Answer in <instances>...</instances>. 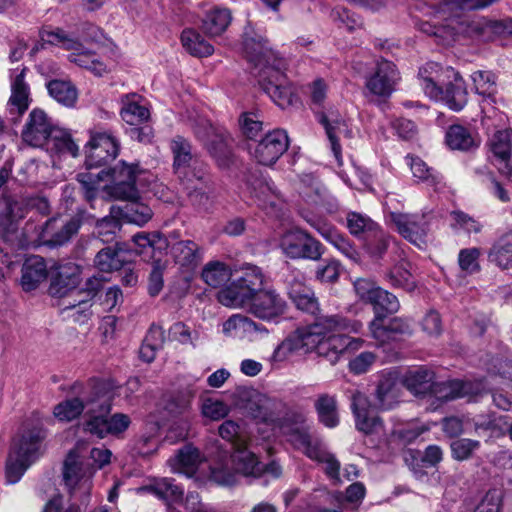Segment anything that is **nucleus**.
<instances>
[{
  "instance_id": "31",
  "label": "nucleus",
  "mask_w": 512,
  "mask_h": 512,
  "mask_svg": "<svg viewBox=\"0 0 512 512\" xmlns=\"http://www.w3.org/2000/svg\"><path fill=\"white\" fill-rule=\"evenodd\" d=\"M46 277L47 268L42 257L31 256L25 260L21 276V285L25 291L36 289Z\"/></svg>"
},
{
  "instance_id": "13",
  "label": "nucleus",
  "mask_w": 512,
  "mask_h": 512,
  "mask_svg": "<svg viewBox=\"0 0 512 512\" xmlns=\"http://www.w3.org/2000/svg\"><path fill=\"white\" fill-rule=\"evenodd\" d=\"M288 146L289 138L286 131L275 129L258 142L252 154L258 163L270 166L276 163Z\"/></svg>"
},
{
  "instance_id": "5",
  "label": "nucleus",
  "mask_w": 512,
  "mask_h": 512,
  "mask_svg": "<svg viewBox=\"0 0 512 512\" xmlns=\"http://www.w3.org/2000/svg\"><path fill=\"white\" fill-rule=\"evenodd\" d=\"M178 179L192 206L204 211L212 207L215 200V186L207 165L195 162L192 170Z\"/></svg>"
},
{
  "instance_id": "36",
  "label": "nucleus",
  "mask_w": 512,
  "mask_h": 512,
  "mask_svg": "<svg viewBox=\"0 0 512 512\" xmlns=\"http://www.w3.org/2000/svg\"><path fill=\"white\" fill-rule=\"evenodd\" d=\"M202 461L200 451L187 445L180 449L174 458L170 459V465L175 472L192 476Z\"/></svg>"
},
{
  "instance_id": "20",
  "label": "nucleus",
  "mask_w": 512,
  "mask_h": 512,
  "mask_svg": "<svg viewBox=\"0 0 512 512\" xmlns=\"http://www.w3.org/2000/svg\"><path fill=\"white\" fill-rule=\"evenodd\" d=\"M401 387L396 376L391 373L382 374L374 393V408L391 410L400 402Z\"/></svg>"
},
{
  "instance_id": "27",
  "label": "nucleus",
  "mask_w": 512,
  "mask_h": 512,
  "mask_svg": "<svg viewBox=\"0 0 512 512\" xmlns=\"http://www.w3.org/2000/svg\"><path fill=\"white\" fill-rule=\"evenodd\" d=\"M79 284V269L77 266L62 267L49 286V294L54 298L64 300Z\"/></svg>"
},
{
  "instance_id": "42",
  "label": "nucleus",
  "mask_w": 512,
  "mask_h": 512,
  "mask_svg": "<svg viewBox=\"0 0 512 512\" xmlns=\"http://www.w3.org/2000/svg\"><path fill=\"white\" fill-rule=\"evenodd\" d=\"M205 146L219 168L227 169L233 164V153L225 134H215V138Z\"/></svg>"
},
{
  "instance_id": "35",
  "label": "nucleus",
  "mask_w": 512,
  "mask_h": 512,
  "mask_svg": "<svg viewBox=\"0 0 512 512\" xmlns=\"http://www.w3.org/2000/svg\"><path fill=\"white\" fill-rule=\"evenodd\" d=\"M284 433L288 441L298 450L302 451L308 458L315 457L316 451L322 446L318 439L309 433L308 426L288 427Z\"/></svg>"
},
{
  "instance_id": "63",
  "label": "nucleus",
  "mask_w": 512,
  "mask_h": 512,
  "mask_svg": "<svg viewBox=\"0 0 512 512\" xmlns=\"http://www.w3.org/2000/svg\"><path fill=\"white\" fill-rule=\"evenodd\" d=\"M311 460L317 461L325 465V473L331 479H334L337 483H340V462L336 456L321 446L315 453V457H311Z\"/></svg>"
},
{
  "instance_id": "26",
  "label": "nucleus",
  "mask_w": 512,
  "mask_h": 512,
  "mask_svg": "<svg viewBox=\"0 0 512 512\" xmlns=\"http://www.w3.org/2000/svg\"><path fill=\"white\" fill-rule=\"evenodd\" d=\"M231 457L235 471L246 477H259L265 471V466L248 450L247 444L235 448Z\"/></svg>"
},
{
  "instance_id": "18",
  "label": "nucleus",
  "mask_w": 512,
  "mask_h": 512,
  "mask_svg": "<svg viewBox=\"0 0 512 512\" xmlns=\"http://www.w3.org/2000/svg\"><path fill=\"white\" fill-rule=\"evenodd\" d=\"M351 407L355 415L356 427L359 431L365 434H372L381 430L382 421L372 410L366 395L361 392L354 393Z\"/></svg>"
},
{
  "instance_id": "64",
  "label": "nucleus",
  "mask_w": 512,
  "mask_h": 512,
  "mask_svg": "<svg viewBox=\"0 0 512 512\" xmlns=\"http://www.w3.org/2000/svg\"><path fill=\"white\" fill-rule=\"evenodd\" d=\"M503 491L492 488L486 492L474 512H500L502 507Z\"/></svg>"
},
{
  "instance_id": "40",
  "label": "nucleus",
  "mask_w": 512,
  "mask_h": 512,
  "mask_svg": "<svg viewBox=\"0 0 512 512\" xmlns=\"http://www.w3.org/2000/svg\"><path fill=\"white\" fill-rule=\"evenodd\" d=\"M126 262L123 250L117 243L115 247H105L95 256V267L102 272L119 270Z\"/></svg>"
},
{
  "instance_id": "49",
  "label": "nucleus",
  "mask_w": 512,
  "mask_h": 512,
  "mask_svg": "<svg viewBox=\"0 0 512 512\" xmlns=\"http://www.w3.org/2000/svg\"><path fill=\"white\" fill-rule=\"evenodd\" d=\"M45 144H47L49 150L55 151L56 153L68 154L72 157L78 155V145L73 141L70 134L56 127Z\"/></svg>"
},
{
  "instance_id": "12",
  "label": "nucleus",
  "mask_w": 512,
  "mask_h": 512,
  "mask_svg": "<svg viewBox=\"0 0 512 512\" xmlns=\"http://www.w3.org/2000/svg\"><path fill=\"white\" fill-rule=\"evenodd\" d=\"M120 144L109 132H95L88 142L86 166L88 170L101 167L114 160L119 153Z\"/></svg>"
},
{
  "instance_id": "56",
  "label": "nucleus",
  "mask_w": 512,
  "mask_h": 512,
  "mask_svg": "<svg viewBox=\"0 0 512 512\" xmlns=\"http://www.w3.org/2000/svg\"><path fill=\"white\" fill-rule=\"evenodd\" d=\"M389 240V235L378 226L375 231L370 232L365 237L364 248L370 256L381 258L387 251Z\"/></svg>"
},
{
  "instance_id": "3",
  "label": "nucleus",
  "mask_w": 512,
  "mask_h": 512,
  "mask_svg": "<svg viewBox=\"0 0 512 512\" xmlns=\"http://www.w3.org/2000/svg\"><path fill=\"white\" fill-rule=\"evenodd\" d=\"M112 383L100 395L98 402H90L88 405V419L83 424L84 431L103 439L108 435L120 436L131 424L130 417L123 413H115L108 416L111 411L113 393Z\"/></svg>"
},
{
  "instance_id": "53",
  "label": "nucleus",
  "mask_w": 512,
  "mask_h": 512,
  "mask_svg": "<svg viewBox=\"0 0 512 512\" xmlns=\"http://www.w3.org/2000/svg\"><path fill=\"white\" fill-rule=\"evenodd\" d=\"M406 160L413 177L418 181L429 186H435L440 182V175L432 167H429L421 158L408 155Z\"/></svg>"
},
{
  "instance_id": "6",
  "label": "nucleus",
  "mask_w": 512,
  "mask_h": 512,
  "mask_svg": "<svg viewBox=\"0 0 512 512\" xmlns=\"http://www.w3.org/2000/svg\"><path fill=\"white\" fill-rule=\"evenodd\" d=\"M79 445L71 450L64 463L63 478L70 497L87 505L93 486L95 468L84 466L78 452Z\"/></svg>"
},
{
  "instance_id": "2",
  "label": "nucleus",
  "mask_w": 512,
  "mask_h": 512,
  "mask_svg": "<svg viewBox=\"0 0 512 512\" xmlns=\"http://www.w3.org/2000/svg\"><path fill=\"white\" fill-rule=\"evenodd\" d=\"M243 48L250 61L256 66H265L261 73V86L266 94L281 108H287L297 102L294 89L283 72L285 62L275 54V66L266 65L269 53L262 38L256 40L245 35Z\"/></svg>"
},
{
  "instance_id": "32",
  "label": "nucleus",
  "mask_w": 512,
  "mask_h": 512,
  "mask_svg": "<svg viewBox=\"0 0 512 512\" xmlns=\"http://www.w3.org/2000/svg\"><path fill=\"white\" fill-rule=\"evenodd\" d=\"M446 73L452 74L453 81L446 85L441 101H444L451 110L458 112L465 107L468 101L465 83L462 77L453 70L447 69Z\"/></svg>"
},
{
  "instance_id": "22",
  "label": "nucleus",
  "mask_w": 512,
  "mask_h": 512,
  "mask_svg": "<svg viewBox=\"0 0 512 512\" xmlns=\"http://www.w3.org/2000/svg\"><path fill=\"white\" fill-rule=\"evenodd\" d=\"M223 333L233 338L253 340L256 334H267L268 331L247 316L235 314L223 323Z\"/></svg>"
},
{
  "instance_id": "21",
  "label": "nucleus",
  "mask_w": 512,
  "mask_h": 512,
  "mask_svg": "<svg viewBox=\"0 0 512 512\" xmlns=\"http://www.w3.org/2000/svg\"><path fill=\"white\" fill-rule=\"evenodd\" d=\"M25 71L26 68H23L12 80L11 95L7 103L9 114L16 119L28 110L32 101L30 87L24 80Z\"/></svg>"
},
{
  "instance_id": "37",
  "label": "nucleus",
  "mask_w": 512,
  "mask_h": 512,
  "mask_svg": "<svg viewBox=\"0 0 512 512\" xmlns=\"http://www.w3.org/2000/svg\"><path fill=\"white\" fill-rule=\"evenodd\" d=\"M91 301L83 289L76 287L71 294L64 298L61 305L64 310H73L72 316L74 320L80 323L85 322L92 314Z\"/></svg>"
},
{
  "instance_id": "24",
  "label": "nucleus",
  "mask_w": 512,
  "mask_h": 512,
  "mask_svg": "<svg viewBox=\"0 0 512 512\" xmlns=\"http://www.w3.org/2000/svg\"><path fill=\"white\" fill-rule=\"evenodd\" d=\"M288 295L298 309L311 314L318 310V302L314 292L304 283L302 278L293 276L288 281Z\"/></svg>"
},
{
  "instance_id": "50",
  "label": "nucleus",
  "mask_w": 512,
  "mask_h": 512,
  "mask_svg": "<svg viewBox=\"0 0 512 512\" xmlns=\"http://www.w3.org/2000/svg\"><path fill=\"white\" fill-rule=\"evenodd\" d=\"M201 276L206 284L217 288L230 280L231 270L223 262L211 261L204 266Z\"/></svg>"
},
{
  "instance_id": "61",
  "label": "nucleus",
  "mask_w": 512,
  "mask_h": 512,
  "mask_svg": "<svg viewBox=\"0 0 512 512\" xmlns=\"http://www.w3.org/2000/svg\"><path fill=\"white\" fill-rule=\"evenodd\" d=\"M419 29L428 35L434 36L436 42L442 45H450L456 35V31L450 24L437 26L429 22H422L419 24Z\"/></svg>"
},
{
  "instance_id": "7",
  "label": "nucleus",
  "mask_w": 512,
  "mask_h": 512,
  "mask_svg": "<svg viewBox=\"0 0 512 512\" xmlns=\"http://www.w3.org/2000/svg\"><path fill=\"white\" fill-rule=\"evenodd\" d=\"M400 73L396 65L387 59L375 61L374 68L365 78V88L373 96L389 98L396 90L400 81Z\"/></svg>"
},
{
  "instance_id": "55",
  "label": "nucleus",
  "mask_w": 512,
  "mask_h": 512,
  "mask_svg": "<svg viewBox=\"0 0 512 512\" xmlns=\"http://www.w3.org/2000/svg\"><path fill=\"white\" fill-rule=\"evenodd\" d=\"M346 221L349 232L357 237L361 235L366 237L379 226L369 216L358 212H348Z\"/></svg>"
},
{
  "instance_id": "4",
  "label": "nucleus",
  "mask_w": 512,
  "mask_h": 512,
  "mask_svg": "<svg viewBox=\"0 0 512 512\" xmlns=\"http://www.w3.org/2000/svg\"><path fill=\"white\" fill-rule=\"evenodd\" d=\"M45 437L40 425L25 428L12 442L6 463V476L10 483L17 482L37 458L40 442Z\"/></svg>"
},
{
  "instance_id": "47",
  "label": "nucleus",
  "mask_w": 512,
  "mask_h": 512,
  "mask_svg": "<svg viewBox=\"0 0 512 512\" xmlns=\"http://www.w3.org/2000/svg\"><path fill=\"white\" fill-rule=\"evenodd\" d=\"M181 42L183 47L196 57H207L214 52L213 46L192 29H186L182 32Z\"/></svg>"
},
{
  "instance_id": "10",
  "label": "nucleus",
  "mask_w": 512,
  "mask_h": 512,
  "mask_svg": "<svg viewBox=\"0 0 512 512\" xmlns=\"http://www.w3.org/2000/svg\"><path fill=\"white\" fill-rule=\"evenodd\" d=\"M389 217L397 232L404 239L419 248L426 244L429 223L424 213L390 212Z\"/></svg>"
},
{
  "instance_id": "14",
  "label": "nucleus",
  "mask_w": 512,
  "mask_h": 512,
  "mask_svg": "<svg viewBox=\"0 0 512 512\" xmlns=\"http://www.w3.org/2000/svg\"><path fill=\"white\" fill-rule=\"evenodd\" d=\"M110 386L109 381H99L94 387L93 391L83 397H75L60 402L54 407V416L60 421H72L85 412V416L88 418V404L90 402H98L101 393Z\"/></svg>"
},
{
  "instance_id": "23",
  "label": "nucleus",
  "mask_w": 512,
  "mask_h": 512,
  "mask_svg": "<svg viewBox=\"0 0 512 512\" xmlns=\"http://www.w3.org/2000/svg\"><path fill=\"white\" fill-rule=\"evenodd\" d=\"M171 245V255L174 261L182 267L193 269L203 259V249L192 240H179Z\"/></svg>"
},
{
  "instance_id": "44",
  "label": "nucleus",
  "mask_w": 512,
  "mask_h": 512,
  "mask_svg": "<svg viewBox=\"0 0 512 512\" xmlns=\"http://www.w3.org/2000/svg\"><path fill=\"white\" fill-rule=\"evenodd\" d=\"M231 20V12L228 9L215 8L207 13L202 23V29L210 37L220 36L227 29Z\"/></svg>"
},
{
  "instance_id": "19",
  "label": "nucleus",
  "mask_w": 512,
  "mask_h": 512,
  "mask_svg": "<svg viewBox=\"0 0 512 512\" xmlns=\"http://www.w3.org/2000/svg\"><path fill=\"white\" fill-rule=\"evenodd\" d=\"M315 230H317L328 242H330L340 253L351 261L357 263L360 260V254L352 243L335 228L321 219L304 216Z\"/></svg>"
},
{
  "instance_id": "43",
  "label": "nucleus",
  "mask_w": 512,
  "mask_h": 512,
  "mask_svg": "<svg viewBox=\"0 0 512 512\" xmlns=\"http://www.w3.org/2000/svg\"><path fill=\"white\" fill-rule=\"evenodd\" d=\"M488 260L502 270L512 269V234L496 241L488 252Z\"/></svg>"
},
{
  "instance_id": "51",
  "label": "nucleus",
  "mask_w": 512,
  "mask_h": 512,
  "mask_svg": "<svg viewBox=\"0 0 512 512\" xmlns=\"http://www.w3.org/2000/svg\"><path fill=\"white\" fill-rule=\"evenodd\" d=\"M41 39L51 45L60 46L65 50L80 49L81 42L72 34L61 28L43 29L40 32Z\"/></svg>"
},
{
  "instance_id": "57",
  "label": "nucleus",
  "mask_w": 512,
  "mask_h": 512,
  "mask_svg": "<svg viewBox=\"0 0 512 512\" xmlns=\"http://www.w3.org/2000/svg\"><path fill=\"white\" fill-rule=\"evenodd\" d=\"M219 435L233 445V448L247 444L248 437L244 428L233 420H226L219 426Z\"/></svg>"
},
{
  "instance_id": "41",
  "label": "nucleus",
  "mask_w": 512,
  "mask_h": 512,
  "mask_svg": "<svg viewBox=\"0 0 512 512\" xmlns=\"http://www.w3.org/2000/svg\"><path fill=\"white\" fill-rule=\"evenodd\" d=\"M68 58L70 62L90 70L97 76H102L107 72V67L100 57L95 52L86 49L82 43L81 48L73 49Z\"/></svg>"
},
{
  "instance_id": "15",
  "label": "nucleus",
  "mask_w": 512,
  "mask_h": 512,
  "mask_svg": "<svg viewBox=\"0 0 512 512\" xmlns=\"http://www.w3.org/2000/svg\"><path fill=\"white\" fill-rule=\"evenodd\" d=\"M54 126L47 114L39 108L33 109L22 131L23 141L33 147H41L53 133Z\"/></svg>"
},
{
  "instance_id": "48",
  "label": "nucleus",
  "mask_w": 512,
  "mask_h": 512,
  "mask_svg": "<svg viewBox=\"0 0 512 512\" xmlns=\"http://www.w3.org/2000/svg\"><path fill=\"white\" fill-rule=\"evenodd\" d=\"M301 353H308L315 350L319 351L323 334L321 333V326L311 325L307 328L298 329L293 333Z\"/></svg>"
},
{
  "instance_id": "16",
  "label": "nucleus",
  "mask_w": 512,
  "mask_h": 512,
  "mask_svg": "<svg viewBox=\"0 0 512 512\" xmlns=\"http://www.w3.org/2000/svg\"><path fill=\"white\" fill-rule=\"evenodd\" d=\"M317 118L325 128L327 137L330 142L331 150L338 165H342V154L339 138L342 135L346 138H352V130L348 128L346 121L342 119L336 111L318 113Z\"/></svg>"
},
{
  "instance_id": "60",
  "label": "nucleus",
  "mask_w": 512,
  "mask_h": 512,
  "mask_svg": "<svg viewBox=\"0 0 512 512\" xmlns=\"http://www.w3.org/2000/svg\"><path fill=\"white\" fill-rule=\"evenodd\" d=\"M475 92L479 95L492 98L496 91V76L490 71H476L472 74Z\"/></svg>"
},
{
  "instance_id": "28",
  "label": "nucleus",
  "mask_w": 512,
  "mask_h": 512,
  "mask_svg": "<svg viewBox=\"0 0 512 512\" xmlns=\"http://www.w3.org/2000/svg\"><path fill=\"white\" fill-rule=\"evenodd\" d=\"M284 404L264 394L256 393L250 401L249 411L251 415L266 423H275L278 412Z\"/></svg>"
},
{
  "instance_id": "54",
  "label": "nucleus",
  "mask_w": 512,
  "mask_h": 512,
  "mask_svg": "<svg viewBox=\"0 0 512 512\" xmlns=\"http://www.w3.org/2000/svg\"><path fill=\"white\" fill-rule=\"evenodd\" d=\"M373 307L375 317L385 318L388 314L396 313L400 304L395 295L380 288L375 296V300L370 304Z\"/></svg>"
},
{
  "instance_id": "25",
  "label": "nucleus",
  "mask_w": 512,
  "mask_h": 512,
  "mask_svg": "<svg viewBox=\"0 0 512 512\" xmlns=\"http://www.w3.org/2000/svg\"><path fill=\"white\" fill-rule=\"evenodd\" d=\"M171 150L173 153V168L177 177L189 173L193 165L199 163L192 153L190 143L182 136H176L171 141Z\"/></svg>"
},
{
  "instance_id": "46",
  "label": "nucleus",
  "mask_w": 512,
  "mask_h": 512,
  "mask_svg": "<svg viewBox=\"0 0 512 512\" xmlns=\"http://www.w3.org/2000/svg\"><path fill=\"white\" fill-rule=\"evenodd\" d=\"M47 89L53 99L66 107H73L77 101V90L70 81L51 80L47 83Z\"/></svg>"
},
{
  "instance_id": "45",
  "label": "nucleus",
  "mask_w": 512,
  "mask_h": 512,
  "mask_svg": "<svg viewBox=\"0 0 512 512\" xmlns=\"http://www.w3.org/2000/svg\"><path fill=\"white\" fill-rule=\"evenodd\" d=\"M315 409L319 420L326 427L334 428L339 423L337 402L333 395L320 394L315 401Z\"/></svg>"
},
{
  "instance_id": "62",
  "label": "nucleus",
  "mask_w": 512,
  "mask_h": 512,
  "mask_svg": "<svg viewBox=\"0 0 512 512\" xmlns=\"http://www.w3.org/2000/svg\"><path fill=\"white\" fill-rule=\"evenodd\" d=\"M167 268V260L154 259L148 277V293L155 297L159 295L164 286L163 275Z\"/></svg>"
},
{
  "instance_id": "38",
  "label": "nucleus",
  "mask_w": 512,
  "mask_h": 512,
  "mask_svg": "<svg viewBox=\"0 0 512 512\" xmlns=\"http://www.w3.org/2000/svg\"><path fill=\"white\" fill-rule=\"evenodd\" d=\"M446 143L453 150L469 151L480 145V138L461 125H452L446 133Z\"/></svg>"
},
{
  "instance_id": "52",
  "label": "nucleus",
  "mask_w": 512,
  "mask_h": 512,
  "mask_svg": "<svg viewBox=\"0 0 512 512\" xmlns=\"http://www.w3.org/2000/svg\"><path fill=\"white\" fill-rule=\"evenodd\" d=\"M140 491H147L158 498L176 502L182 498L183 491L174 483V480L162 478L154 484L140 488Z\"/></svg>"
},
{
  "instance_id": "9",
  "label": "nucleus",
  "mask_w": 512,
  "mask_h": 512,
  "mask_svg": "<svg viewBox=\"0 0 512 512\" xmlns=\"http://www.w3.org/2000/svg\"><path fill=\"white\" fill-rule=\"evenodd\" d=\"M485 385L482 381H434L430 392L440 403L455 400L458 398H467L468 401H475L476 398L485 391Z\"/></svg>"
},
{
  "instance_id": "33",
  "label": "nucleus",
  "mask_w": 512,
  "mask_h": 512,
  "mask_svg": "<svg viewBox=\"0 0 512 512\" xmlns=\"http://www.w3.org/2000/svg\"><path fill=\"white\" fill-rule=\"evenodd\" d=\"M435 381V373L424 367L407 372L403 385L414 395H430Z\"/></svg>"
},
{
  "instance_id": "8",
  "label": "nucleus",
  "mask_w": 512,
  "mask_h": 512,
  "mask_svg": "<svg viewBox=\"0 0 512 512\" xmlns=\"http://www.w3.org/2000/svg\"><path fill=\"white\" fill-rule=\"evenodd\" d=\"M279 246L292 259L318 260L322 255L321 243L300 229L285 232L280 238Z\"/></svg>"
},
{
  "instance_id": "11",
  "label": "nucleus",
  "mask_w": 512,
  "mask_h": 512,
  "mask_svg": "<svg viewBox=\"0 0 512 512\" xmlns=\"http://www.w3.org/2000/svg\"><path fill=\"white\" fill-rule=\"evenodd\" d=\"M90 217L85 211H79L68 220L51 218L43 228L44 243L50 247L62 246L76 235L84 220Z\"/></svg>"
},
{
  "instance_id": "39",
  "label": "nucleus",
  "mask_w": 512,
  "mask_h": 512,
  "mask_svg": "<svg viewBox=\"0 0 512 512\" xmlns=\"http://www.w3.org/2000/svg\"><path fill=\"white\" fill-rule=\"evenodd\" d=\"M439 66L436 63H427L425 67L419 71L421 86L425 94L433 100L441 101L443 97V89L441 87V76Z\"/></svg>"
},
{
  "instance_id": "30",
  "label": "nucleus",
  "mask_w": 512,
  "mask_h": 512,
  "mask_svg": "<svg viewBox=\"0 0 512 512\" xmlns=\"http://www.w3.org/2000/svg\"><path fill=\"white\" fill-rule=\"evenodd\" d=\"M386 281L394 288L413 291L416 282L411 271V263L405 258L395 261L385 273Z\"/></svg>"
},
{
  "instance_id": "59",
  "label": "nucleus",
  "mask_w": 512,
  "mask_h": 512,
  "mask_svg": "<svg viewBox=\"0 0 512 512\" xmlns=\"http://www.w3.org/2000/svg\"><path fill=\"white\" fill-rule=\"evenodd\" d=\"M512 131L509 129L495 132L490 140V147L493 154L501 160H508L512 150Z\"/></svg>"
},
{
  "instance_id": "17",
  "label": "nucleus",
  "mask_w": 512,
  "mask_h": 512,
  "mask_svg": "<svg viewBox=\"0 0 512 512\" xmlns=\"http://www.w3.org/2000/svg\"><path fill=\"white\" fill-rule=\"evenodd\" d=\"M287 309L285 300L274 290H262L251 302L249 311L263 320L278 319Z\"/></svg>"
},
{
  "instance_id": "29",
  "label": "nucleus",
  "mask_w": 512,
  "mask_h": 512,
  "mask_svg": "<svg viewBox=\"0 0 512 512\" xmlns=\"http://www.w3.org/2000/svg\"><path fill=\"white\" fill-rule=\"evenodd\" d=\"M256 295L245 287L239 280L233 281L228 287L217 294L218 301L230 308H241L251 305Z\"/></svg>"
},
{
  "instance_id": "34",
  "label": "nucleus",
  "mask_w": 512,
  "mask_h": 512,
  "mask_svg": "<svg viewBox=\"0 0 512 512\" xmlns=\"http://www.w3.org/2000/svg\"><path fill=\"white\" fill-rule=\"evenodd\" d=\"M140 102L141 97L137 94H127L122 98L120 114L127 124L137 126L149 119V110Z\"/></svg>"
},
{
  "instance_id": "58",
  "label": "nucleus",
  "mask_w": 512,
  "mask_h": 512,
  "mask_svg": "<svg viewBox=\"0 0 512 512\" xmlns=\"http://www.w3.org/2000/svg\"><path fill=\"white\" fill-rule=\"evenodd\" d=\"M299 353H301L300 348L294 335L291 334L277 345L270 357V362L274 364L275 367H278Z\"/></svg>"
},
{
  "instance_id": "1",
  "label": "nucleus",
  "mask_w": 512,
  "mask_h": 512,
  "mask_svg": "<svg viewBox=\"0 0 512 512\" xmlns=\"http://www.w3.org/2000/svg\"><path fill=\"white\" fill-rule=\"evenodd\" d=\"M146 174L147 172L140 169L138 164L120 161L107 171L79 173L77 181L81 185L84 199L94 209L93 201L97 198L103 200L138 199V186L147 180Z\"/></svg>"
}]
</instances>
